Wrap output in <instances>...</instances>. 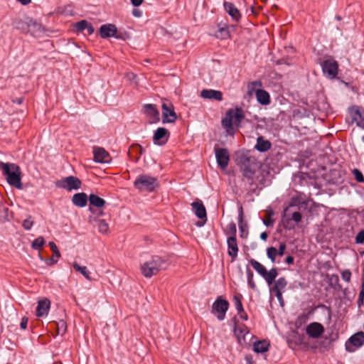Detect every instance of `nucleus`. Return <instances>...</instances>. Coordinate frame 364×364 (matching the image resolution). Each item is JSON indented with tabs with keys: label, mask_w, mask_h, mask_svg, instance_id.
Returning <instances> with one entry per match:
<instances>
[{
	"label": "nucleus",
	"mask_w": 364,
	"mask_h": 364,
	"mask_svg": "<svg viewBox=\"0 0 364 364\" xmlns=\"http://www.w3.org/2000/svg\"><path fill=\"white\" fill-rule=\"evenodd\" d=\"M170 136L169 131L164 127L158 128L154 134L153 141L154 144L163 146L166 144Z\"/></svg>",
	"instance_id": "obj_15"
},
{
	"label": "nucleus",
	"mask_w": 364,
	"mask_h": 364,
	"mask_svg": "<svg viewBox=\"0 0 364 364\" xmlns=\"http://www.w3.org/2000/svg\"><path fill=\"white\" fill-rule=\"evenodd\" d=\"M73 267L76 271L80 272L87 279L92 281V278L90 277V272L85 266L82 267L77 262H74Z\"/></svg>",
	"instance_id": "obj_36"
},
{
	"label": "nucleus",
	"mask_w": 364,
	"mask_h": 364,
	"mask_svg": "<svg viewBox=\"0 0 364 364\" xmlns=\"http://www.w3.org/2000/svg\"><path fill=\"white\" fill-rule=\"evenodd\" d=\"M322 71L327 74L330 78H334L338 74V64L333 58H328L321 63Z\"/></svg>",
	"instance_id": "obj_11"
},
{
	"label": "nucleus",
	"mask_w": 364,
	"mask_h": 364,
	"mask_svg": "<svg viewBox=\"0 0 364 364\" xmlns=\"http://www.w3.org/2000/svg\"><path fill=\"white\" fill-rule=\"evenodd\" d=\"M0 170L10 186L18 189L22 188L21 171L17 164L0 161Z\"/></svg>",
	"instance_id": "obj_2"
},
{
	"label": "nucleus",
	"mask_w": 364,
	"mask_h": 364,
	"mask_svg": "<svg viewBox=\"0 0 364 364\" xmlns=\"http://www.w3.org/2000/svg\"><path fill=\"white\" fill-rule=\"evenodd\" d=\"M132 14L135 17H140L141 16V11L139 9H133Z\"/></svg>",
	"instance_id": "obj_58"
},
{
	"label": "nucleus",
	"mask_w": 364,
	"mask_h": 364,
	"mask_svg": "<svg viewBox=\"0 0 364 364\" xmlns=\"http://www.w3.org/2000/svg\"><path fill=\"white\" fill-rule=\"evenodd\" d=\"M56 328L57 335H64L67 331V323L64 320L53 322Z\"/></svg>",
	"instance_id": "obj_34"
},
{
	"label": "nucleus",
	"mask_w": 364,
	"mask_h": 364,
	"mask_svg": "<svg viewBox=\"0 0 364 364\" xmlns=\"http://www.w3.org/2000/svg\"><path fill=\"white\" fill-rule=\"evenodd\" d=\"M359 294H361V296H364V276L362 278V286Z\"/></svg>",
	"instance_id": "obj_62"
},
{
	"label": "nucleus",
	"mask_w": 364,
	"mask_h": 364,
	"mask_svg": "<svg viewBox=\"0 0 364 364\" xmlns=\"http://www.w3.org/2000/svg\"><path fill=\"white\" fill-rule=\"evenodd\" d=\"M192 208L196 215L200 220H204L199 225H203L207 220L205 208L201 200H196L191 203Z\"/></svg>",
	"instance_id": "obj_18"
},
{
	"label": "nucleus",
	"mask_w": 364,
	"mask_h": 364,
	"mask_svg": "<svg viewBox=\"0 0 364 364\" xmlns=\"http://www.w3.org/2000/svg\"><path fill=\"white\" fill-rule=\"evenodd\" d=\"M136 147L139 149V154L141 155L144 151V148L139 144H137Z\"/></svg>",
	"instance_id": "obj_64"
},
{
	"label": "nucleus",
	"mask_w": 364,
	"mask_h": 364,
	"mask_svg": "<svg viewBox=\"0 0 364 364\" xmlns=\"http://www.w3.org/2000/svg\"><path fill=\"white\" fill-rule=\"evenodd\" d=\"M44 244H45L44 238L41 236H39L33 241V242L31 244V247L34 250H38L41 247H43L44 245Z\"/></svg>",
	"instance_id": "obj_39"
},
{
	"label": "nucleus",
	"mask_w": 364,
	"mask_h": 364,
	"mask_svg": "<svg viewBox=\"0 0 364 364\" xmlns=\"http://www.w3.org/2000/svg\"><path fill=\"white\" fill-rule=\"evenodd\" d=\"M89 210L92 213L91 215H95L97 218L104 215V212L102 210H95L92 207H89Z\"/></svg>",
	"instance_id": "obj_49"
},
{
	"label": "nucleus",
	"mask_w": 364,
	"mask_h": 364,
	"mask_svg": "<svg viewBox=\"0 0 364 364\" xmlns=\"http://www.w3.org/2000/svg\"><path fill=\"white\" fill-rule=\"evenodd\" d=\"M351 115L353 121L355 122L358 127L364 128V114L358 107L352 108Z\"/></svg>",
	"instance_id": "obj_26"
},
{
	"label": "nucleus",
	"mask_w": 364,
	"mask_h": 364,
	"mask_svg": "<svg viewBox=\"0 0 364 364\" xmlns=\"http://www.w3.org/2000/svg\"><path fill=\"white\" fill-rule=\"evenodd\" d=\"M244 118L245 114L242 108L230 109L226 112L225 117L222 120V124L223 127L230 129L232 127L233 124L238 126Z\"/></svg>",
	"instance_id": "obj_5"
},
{
	"label": "nucleus",
	"mask_w": 364,
	"mask_h": 364,
	"mask_svg": "<svg viewBox=\"0 0 364 364\" xmlns=\"http://www.w3.org/2000/svg\"><path fill=\"white\" fill-rule=\"evenodd\" d=\"M55 184L58 188L71 191L72 190H78L80 188L82 181L77 177L70 176L58 180Z\"/></svg>",
	"instance_id": "obj_7"
},
{
	"label": "nucleus",
	"mask_w": 364,
	"mask_h": 364,
	"mask_svg": "<svg viewBox=\"0 0 364 364\" xmlns=\"http://www.w3.org/2000/svg\"><path fill=\"white\" fill-rule=\"evenodd\" d=\"M88 200L91 207L94 206L97 208H101L106 204V201L103 198L95 194H90Z\"/></svg>",
	"instance_id": "obj_29"
},
{
	"label": "nucleus",
	"mask_w": 364,
	"mask_h": 364,
	"mask_svg": "<svg viewBox=\"0 0 364 364\" xmlns=\"http://www.w3.org/2000/svg\"><path fill=\"white\" fill-rule=\"evenodd\" d=\"M286 248L287 245L285 243H280L279 250H277V255L279 256H283L284 255Z\"/></svg>",
	"instance_id": "obj_51"
},
{
	"label": "nucleus",
	"mask_w": 364,
	"mask_h": 364,
	"mask_svg": "<svg viewBox=\"0 0 364 364\" xmlns=\"http://www.w3.org/2000/svg\"><path fill=\"white\" fill-rule=\"evenodd\" d=\"M48 245L53 252V256L56 258H60L61 255L55 243L54 242H50Z\"/></svg>",
	"instance_id": "obj_45"
},
{
	"label": "nucleus",
	"mask_w": 364,
	"mask_h": 364,
	"mask_svg": "<svg viewBox=\"0 0 364 364\" xmlns=\"http://www.w3.org/2000/svg\"><path fill=\"white\" fill-rule=\"evenodd\" d=\"M246 272H247V283H248L250 287L252 289H255L256 284L253 280V276H254L253 272L248 267H247Z\"/></svg>",
	"instance_id": "obj_38"
},
{
	"label": "nucleus",
	"mask_w": 364,
	"mask_h": 364,
	"mask_svg": "<svg viewBox=\"0 0 364 364\" xmlns=\"http://www.w3.org/2000/svg\"><path fill=\"white\" fill-rule=\"evenodd\" d=\"M88 200V197L85 193H77L73 196V203L80 208L86 206Z\"/></svg>",
	"instance_id": "obj_25"
},
{
	"label": "nucleus",
	"mask_w": 364,
	"mask_h": 364,
	"mask_svg": "<svg viewBox=\"0 0 364 364\" xmlns=\"http://www.w3.org/2000/svg\"><path fill=\"white\" fill-rule=\"evenodd\" d=\"M237 164L239 166L243 177L247 179L250 185H256L254 176L259 167L256 159L242 154L237 159Z\"/></svg>",
	"instance_id": "obj_1"
},
{
	"label": "nucleus",
	"mask_w": 364,
	"mask_h": 364,
	"mask_svg": "<svg viewBox=\"0 0 364 364\" xmlns=\"http://www.w3.org/2000/svg\"><path fill=\"white\" fill-rule=\"evenodd\" d=\"M306 332L309 337L318 338L323 333L324 328L320 323L313 322L306 326Z\"/></svg>",
	"instance_id": "obj_17"
},
{
	"label": "nucleus",
	"mask_w": 364,
	"mask_h": 364,
	"mask_svg": "<svg viewBox=\"0 0 364 364\" xmlns=\"http://www.w3.org/2000/svg\"><path fill=\"white\" fill-rule=\"evenodd\" d=\"M341 277L344 281L349 282L350 281V278H351L350 271L348 269H346V270L343 271V272L341 273Z\"/></svg>",
	"instance_id": "obj_48"
},
{
	"label": "nucleus",
	"mask_w": 364,
	"mask_h": 364,
	"mask_svg": "<svg viewBox=\"0 0 364 364\" xmlns=\"http://www.w3.org/2000/svg\"><path fill=\"white\" fill-rule=\"evenodd\" d=\"M237 314L240 316L241 319H242L244 321H247L248 319L247 314L245 312L244 310L241 313H237Z\"/></svg>",
	"instance_id": "obj_56"
},
{
	"label": "nucleus",
	"mask_w": 364,
	"mask_h": 364,
	"mask_svg": "<svg viewBox=\"0 0 364 364\" xmlns=\"http://www.w3.org/2000/svg\"><path fill=\"white\" fill-rule=\"evenodd\" d=\"M162 109V122L174 123L177 119V114L174 110V107L171 102H164L161 105Z\"/></svg>",
	"instance_id": "obj_10"
},
{
	"label": "nucleus",
	"mask_w": 364,
	"mask_h": 364,
	"mask_svg": "<svg viewBox=\"0 0 364 364\" xmlns=\"http://www.w3.org/2000/svg\"><path fill=\"white\" fill-rule=\"evenodd\" d=\"M33 225V220H32L31 216H28L26 219L23 221L22 226L26 230H29L31 229Z\"/></svg>",
	"instance_id": "obj_44"
},
{
	"label": "nucleus",
	"mask_w": 364,
	"mask_h": 364,
	"mask_svg": "<svg viewBox=\"0 0 364 364\" xmlns=\"http://www.w3.org/2000/svg\"><path fill=\"white\" fill-rule=\"evenodd\" d=\"M23 101V97H17V98H15L13 100V102L16 103L18 105L22 104Z\"/></svg>",
	"instance_id": "obj_60"
},
{
	"label": "nucleus",
	"mask_w": 364,
	"mask_h": 364,
	"mask_svg": "<svg viewBox=\"0 0 364 364\" xmlns=\"http://www.w3.org/2000/svg\"><path fill=\"white\" fill-rule=\"evenodd\" d=\"M89 224L97 226L98 231L102 234H107L109 232L108 223L104 219L97 218L95 215H90L87 218Z\"/></svg>",
	"instance_id": "obj_16"
},
{
	"label": "nucleus",
	"mask_w": 364,
	"mask_h": 364,
	"mask_svg": "<svg viewBox=\"0 0 364 364\" xmlns=\"http://www.w3.org/2000/svg\"><path fill=\"white\" fill-rule=\"evenodd\" d=\"M287 285V281L285 277H279L277 280L274 282V285L271 288V291L272 292H283L284 289Z\"/></svg>",
	"instance_id": "obj_30"
},
{
	"label": "nucleus",
	"mask_w": 364,
	"mask_h": 364,
	"mask_svg": "<svg viewBox=\"0 0 364 364\" xmlns=\"http://www.w3.org/2000/svg\"><path fill=\"white\" fill-rule=\"evenodd\" d=\"M130 1H131L132 4L134 6L138 7L142 4L144 0H130Z\"/></svg>",
	"instance_id": "obj_55"
},
{
	"label": "nucleus",
	"mask_w": 364,
	"mask_h": 364,
	"mask_svg": "<svg viewBox=\"0 0 364 364\" xmlns=\"http://www.w3.org/2000/svg\"><path fill=\"white\" fill-rule=\"evenodd\" d=\"M134 186L141 191L153 192L159 186V183L155 177L141 174L134 181Z\"/></svg>",
	"instance_id": "obj_4"
},
{
	"label": "nucleus",
	"mask_w": 364,
	"mask_h": 364,
	"mask_svg": "<svg viewBox=\"0 0 364 364\" xmlns=\"http://www.w3.org/2000/svg\"><path fill=\"white\" fill-rule=\"evenodd\" d=\"M228 254L231 257V262H234L238 254L239 248L236 237H228L227 239Z\"/></svg>",
	"instance_id": "obj_19"
},
{
	"label": "nucleus",
	"mask_w": 364,
	"mask_h": 364,
	"mask_svg": "<svg viewBox=\"0 0 364 364\" xmlns=\"http://www.w3.org/2000/svg\"><path fill=\"white\" fill-rule=\"evenodd\" d=\"M353 174H354L355 180L358 182L361 183V182L364 181V176H363V173H361V171H360L358 169L355 168L353 170Z\"/></svg>",
	"instance_id": "obj_46"
},
{
	"label": "nucleus",
	"mask_w": 364,
	"mask_h": 364,
	"mask_svg": "<svg viewBox=\"0 0 364 364\" xmlns=\"http://www.w3.org/2000/svg\"><path fill=\"white\" fill-rule=\"evenodd\" d=\"M229 308V303L227 300L218 296L212 305V314H215L219 321H223Z\"/></svg>",
	"instance_id": "obj_8"
},
{
	"label": "nucleus",
	"mask_w": 364,
	"mask_h": 364,
	"mask_svg": "<svg viewBox=\"0 0 364 364\" xmlns=\"http://www.w3.org/2000/svg\"><path fill=\"white\" fill-rule=\"evenodd\" d=\"M144 111L149 118L151 123L158 122L160 120L159 112L153 104H146L144 105Z\"/></svg>",
	"instance_id": "obj_20"
},
{
	"label": "nucleus",
	"mask_w": 364,
	"mask_h": 364,
	"mask_svg": "<svg viewBox=\"0 0 364 364\" xmlns=\"http://www.w3.org/2000/svg\"><path fill=\"white\" fill-rule=\"evenodd\" d=\"M215 36L217 38L225 40L228 39L230 37L229 28L226 25L224 26L218 27V29L216 31Z\"/></svg>",
	"instance_id": "obj_32"
},
{
	"label": "nucleus",
	"mask_w": 364,
	"mask_h": 364,
	"mask_svg": "<svg viewBox=\"0 0 364 364\" xmlns=\"http://www.w3.org/2000/svg\"><path fill=\"white\" fill-rule=\"evenodd\" d=\"M268 234L266 232H263L260 235V238L262 240H266L267 239Z\"/></svg>",
	"instance_id": "obj_63"
},
{
	"label": "nucleus",
	"mask_w": 364,
	"mask_h": 364,
	"mask_svg": "<svg viewBox=\"0 0 364 364\" xmlns=\"http://www.w3.org/2000/svg\"><path fill=\"white\" fill-rule=\"evenodd\" d=\"M267 255L268 258L272 262H274L276 259V257L277 255V250L274 247H269L267 249Z\"/></svg>",
	"instance_id": "obj_40"
},
{
	"label": "nucleus",
	"mask_w": 364,
	"mask_h": 364,
	"mask_svg": "<svg viewBox=\"0 0 364 364\" xmlns=\"http://www.w3.org/2000/svg\"><path fill=\"white\" fill-rule=\"evenodd\" d=\"M264 275V276L262 277L264 279L268 285H271L277 277L278 271L277 268H272L269 271L267 270Z\"/></svg>",
	"instance_id": "obj_33"
},
{
	"label": "nucleus",
	"mask_w": 364,
	"mask_h": 364,
	"mask_svg": "<svg viewBox=\"0 0 364 364\" xmlns=\"http://www.w3.org/2000/svg\"><path fill=\"white\" fill-rule=\"evenodd\" d=\"M88 35H92L95 32V29L91 23H88L87 27L85 28Z\"/></svg>",
	"instance_id": "obj_54"
},
{
	"label": "nucleus",
	"mask_w": 364,
	"mask_h": 364,
	"mask_svg": "<svg viewBox=\"0 0 364 364\" xmlns=\"http://www.w3.org/2000/svg\"><path fill=\"white\" fill-rule=\"evenodd\" d=\"M243 210L242 208L240 207L239 210V220H238V226L239 230L240 232V237L245 238L248 235V225L247 221H245L243 218Z\"/></svg>",
	"instance_id": "obj_24"
},
{
	"label": "nucleus",
	"mask_w": 364,
	"mask_h": 364,
	"mask_svg": "<svg viewBox=\"0 0 364 364\" xmlns=\"http://www.w3.org/2000/svg\"><path fill=\"white\" fill-rule=\"evenodd\" d=\"M223 92L220 90H203L200 92V97L208 100H215L217 101H222L223 97Z\"/></svg>",
	"instance_id": "obj_21"
},
{
	"label": "nucleus",
	"mask_w": 364,
	"mask_h": 364,
	"mask_svg": "<svg viewBox=\"0 0 364 364\" xmlns=\"http://www.w3.org/2000/svg\"><path fill=\"white\" fill-rule=\"evenodd\" d=\"M93 159L97 163H109L112 158L108 151L100 146H93Z\"/></svg>",
	"instance_id": "obj_14"
},
{
	"label": "nucleus",
	"mask_w": 364,
	"mask_h": 364,
	"mask_svg": "<svg viewBox=\"0 0 364 364\" xmlns=\"http://www.w3.org/2000/svg\"><path fill=\"white\" fill-rule=\"evenodd\" d=\"M272 147V144L269 140H266L263 136H259L257 139V144L255 146V149L260 152H265L269 150Z\"/></svg>",
	"instance_id": "obj_27"
},
{
	"label": "nucleus",
	"mask_w": 364,
	"mask_h": 364,
	"mask_svg": "<svg viewBox=\"0 0 364 364\" xmlns=\"http://www.w3.org/2000/svg\"><path fill=\"white\" fill-rule=\"evenodd\" d=\"M301 219H302V215H301V213H299V211H296L292 213L291 220H293L294 222L298 223L301 221Z\"/></svg>",
	"instance_id": "obj_50"
},
{
	"label": "nucleus",
	"mask_w": 364,
	"mask_h": 364,
	"mask_svg": "<svg viewBox=\"0 0 364 364\" xmlns=\"http://www.w3.org/2000/svg\"><path fill=\"white\" fill-rule=\"evenodd\" d=\"M166 267L167 262L162 257L155 255L141 266V272L145 277L150 278L166 269Z\"/></svg>",
	"instance_id": "obj_3"
},
{
	"label": "nucleus",
	"mask_w": 364,
	"mask_h": 364,
	"mask_svg": "<svg viewBox=\"0 0 364 364\" xmlns=\"http://www.w3.org/2000/svg\"><path fill=\"white\" fill-rule=\"evenodd\" d=\"M100 35L102 38L114 37L117 39H124L121 34L117 33V28L114 24H103L100 28Z\"/></svg>",
	"instance_id": "obj_12"
},
{
	"label": "nucleus",
	"mask_w": 364,
	"mask_h": 364,
	"mask_svg": "<svg viewBox=\"0 0 364 364\" xmlns=\"http://www.w3.org/2000/svg\"><path fill=\"white\" fill-rule=\"evenodd\" d=\"M355 242L357 244L364 243V229L360 230L355 237Z\"/></svg>",
	"instance_id": "obj_47"
},
{
	"label": "nucleus",
	"mask_w": 364,
	"mask_h": 364,
	"mask_svg": "<svg viewBox=\"0 0 364 364\" xmlns=\"http://www.w3.org/2000/svg\"><path fill=\"white\" fill-rule=\"evenodd\" d=\"M236 232H237V229H236L235 223L233 222L230 223L227 225V234L230 235L229 237H236Z\"/></svg>",
	"instance_id": "obj_41"
},
{
	"label": "nucleus",
	"mask_w": 364,
	"mask_h": 364,
	"mask_svg": "<svg viewBox=\"0 0 364 364\" xmlns=\"http://www.w3.org/2000/svg\"><path fill=\"white\" fill-rule=\"evenodd\" d=\"M214 151L218 166L222 168H226L230 161V154L228 150L225 148H219L215 146Z\"/></svg>",
	"instance_id": "obj_13"
},
{
	"label": "nucleus",
	"mask_w": 364,
	"mask_h": 364,
	"mask_svg": "<svg viewBox=\"0 0 364 364\" xmlns=\"http://www.w3.org/2000/svg\"><path fill=\"white\" fill-rule=\"evenodd\" d=\"M28 321V319L26 316H23L21 318V323H20V327L22 329H26L27 328Z\"/></svg>",
	"instance_id": "obj_53"
},
{
	"label": "nucleus",
	"mask_w": 364,
	"mask_h": 364,
	"mask_svg": "<svg viewBox=\"0 0 364 364\" xmlns=\"http://www.w3.org/2000/svg\"><path fill=\"white\" fill-rule=\"evenodd\" d=\"M234 333L237 338L238 342L242 344V340L245 342V335L249 333L247 328L245 326L242 327H234Z\"/></svg>",
	"instance_id": "obj_31"
},
{
	"label": "nucleus",
	"mask_w": 364,
	"mask_h": 364,
	"mask_svg": "<svg viewBox=\"0 0 364 364\" xmlns=\"http://www.w3.org/2000/svg\"><path fill=\"white\" fill-rule=\"evenodd\" d=\"M357 303H358V306L359 307L363 306L364 304V296H361V294H359V297H358Z\"/></svg>",
	"instance_id": "obj_57"
},
{
	"label": "nucleus",
	"mask_w": 364,
	"mask_h": 364,
	"mask_svg": "<svg viewBox=\"0 0 364 364\" xmlns=\"http://www.w3.org/2000/svg\"><path fill=\"white\" fill-rule=\"evenodd\" d=\"M242 299V296L240 294L235 295L233 297L234 304H235V308L237 311V313H241L242 311H243Z\"/></svg>",
	"instance_id": "obj_37"
},
{
	"label": "nucleus",
	"mask_w": 364,
	"mask_h": 364,
	"mask_svg": "<svg viewBox=\"0 0 364 364\" xmlns=\"http://www.w3.org/2000/svg\"><path fill=\"white\" fill-rule=\"evenodd\" d=\"M270 344L266 340L258 341L253 344V350L257 353H265L269 350Z\"/></svg>",
	"instance_id": "obj_28"
},
{
	"label": "nucleus",
	"mask_w": 364,
	"mask_h": 364,
	"mask_svg": "<svg viewBox=\"0 0 364 364\" xmlns=\"http://www.w3.org/2000/svg\"><path fill=\"white\" fill-rule=\"evenodd\" d=\"M263 223L266 225V226H271L273 225V220H271V219H269V220H263Z\"/></svg>",
	"instance_id": "obj_61"
},
{
	"label": "nucleus",
	"mask_w": 364,
	"mask_h": 364,
	"mask_svg": "<svg viewBox=\"0 0 364 364\" xmlns=\"http://www.w3.org/2000/svg\"><path fill=\"white\" fill-rule=\"evenodd\" d=\"M275 295V296L277 298L280 305L282 306H284V299H283V296H282V293L283 292H281V291H279V292H273Z\"/></svg>",
	"instance_id": "obj_52"
},
{
	"label": "nucleus",
	"mask_w": 364,
	"mask_h": 364,
	"mask_svg": "<svg viewBox=\"0 0 364 364\" xmlns=\"http://www.w3.org/2000/svg\"><path fill=\"white\" fill-rule=\"evenodd\" d=\"M224 8L225 11L232 17L234 21H239V20L241 18V14L232 3L225 1Z\"/></svg>",
	"instance_id": "obj_22"
},
{
	"label": "nucleus",
	"mask_w": 364,
	"mask_h": 364,
	"mask_svg": "<svg viewBox=\"0 0 364 364\" xmlns=\"http://www.w3.org/2000/svg\"><path fill=\"white\" fill-rule=\"evenodd\" d=\"M250 263L252 265V267L254 268V269L262 277L264 276V273L267 271V269L264 265H262L261 263L257 262V260L254 259H251L250 260Z\"/></svg>",
	"instance_id": "obj_35"
},
{
	"label": "nucleus",
	"mask_w": 364,
	"mask_h": 364,
	"mask_svg": "<svg viewBox=\"0 0 364 364\" xmlns=\"http://www.w3.org/2000/svg\"><path fill=\"white\" fill-rule=\"evenodd\" d=\"M88 23L86 20H81L75 24V28L77 31H83L87 27Z\"/></svg>",
	"instance_id": "obj_43"
},
{
	"label": "nucleus",
	"mask_w": 364,
	"mask_h": 364,
	"mask_svg": "<svg viewBox=\"0 0 364 364\" xmlns=\"http://www.w3.org/2000/svg\"><path fill=\"white\" fill-rule=\"evenodd\" d=\"M294 261V258L292 256H288L285 259V262L289 264H293Z\"/></svg>",
	"instance_id": "obj_59"
},
{
	"label": "nucleus",
	"mask_w": 364,
	"mask_h": 364,
	"mask_svg": "<svg viewBox=\"0 0 364 364\" xmlns=\"http://www.w3.org/2000/svg\"><path fill=\"white\" fill-rule=\"evenodd\" d=\"M8 208L4 205V203L0 200V221H4L7 218Z\"/></svg>",
	"instance_id": "obj_42"
},
{
	"label": "nucleus",
	"mask_w": 364,
	"mask_h": 364,
	"mask_svg": "<svg viewBox=\"0 0 364 364\" xmlns=\"http://www.w3.org/2000/svg\"><path fill=\"white\" fill-rule=\"evenodd\" d=\"M262 86V82L260 81H253L251 82L247 87L250 92L255 90V95L257 102L262 105H267L270 103V96L267 91L262 89H257Z\"/></svg>",
	"instance_id": "obj_6"
},
{
	"label": "nucleus",
	"mask_w": 364,
	"mask_h": 364,
	"mask_svg": "<svg viewBox=\"0 0 364 364\" xmlns=\"http://www.w3.org/2000/svg\"><path fill=\"white\" fill-rule=\"evenodd\" d=\"M364 344V333L359 331L352 335L346 342L345 347L348 352L353 353Z\"/></svg>",
	"instance_id": "obj_9"
},
{
	"label": "nucleus",
	"mask_w": 364,
	"mask_h": 364,
	"mask_svg": "<svg viewBox=\"0 0 364 364\" xmlns=\"http://www.w3.org/2000/svg\"><path fill=\"white\" fill-rule=\"evenodd\" d=\"M50 306V302L48 299H44L38 301L36 307V316L42 317L47 315Z\"/></svg>",
	"instance_id": "obj_23"
}]
</instances>
